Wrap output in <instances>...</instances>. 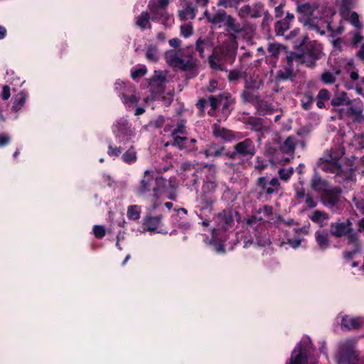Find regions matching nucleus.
Masks as SVG:
<instances>
[{"instance_id":"f257e3e1","label":"nucleus","mask_w":364,"mask_h":364,"mask_svg":"<svg viewBox=\"0 0 364 364\" xmlns=\"http://www.w3.org/2000/svg\"><path fill=\"white\" fill-rule=\"evenodd\" d=\"M298 19L308 30L314 31L320 35H324L326 31L334 33L331 27V18L336 11L331 7L318 9L316 2L299 4L296 6Z\"/></svg>"},{"instance_id":"393cba45","label":"nucleus","mask_w":364,"mask_h":364,"mask_svg":"<svg viewBox=\"0 0 364 364\" xmlns=\"http://www.w3.org/2000/svg\"><path fill=\"white\" fill-rule=\"evenodd\" d=\"M181 20L193 19L196 16L195 9L188 3H185L183 9L178 11Z\"/></svg>"},{"instance_id":"79ce46f5","label":"nucleus","mask_w":364,"mask_h":364,"mask_svg":"<svg viewBox=\"0 0 364 364\" xmlns=\"http://www.w3.org/2000/svg\"><path fill=\"white\" fill-rule=\"evenodd\" d=\"M311 186L313 189L319 191L324 187L325 182L319 177L317 173H315L312 178Z\"/></svg>"},{"instance_id":"58836bf2","label":"nucleus","mask_w":364,"mask_h":364,"mask_svg":"<svg viewBox=\"0 0 364 364\" xmlns=\"http://www.w3.org/2000/svg\"><path fill=\"white\" fill-rule=\"evenodd\" d=\"M246 77V73L240 70H231L228 74V80L231 82H235L237 80Z\"/></svg>"},{"instance_id":"13d9d810","label":"nucleus","mask_w":364,"mask_h":364,"mask_svg":"<svg viewBox=\"0 0 364 364\" xmlns=\"http://www.w3.org/2000/svg\"><path fill=\"white\" fill-rule=\"evenodd\" d=\"M185 130V124L183 122H181L177 124V127L172 131V136L177 135L178 134H184Z\"/></svg>"},{"instance_id":"c9c22d12","label":"nucleus","mask_w":364,"mask_h":364,"mask_svg":"<svg viewBox=\"0 0 364 364\" xmlns=\"http://www.w3.org/2000/svg\"><path fill=\"white\" fill-rule=\"evenodd\" d=\"M257 185L267 194L270 195L275 192V189L269 186V181H267L266 177H259L257 180Z\"/></svg>"},{"instance_id":"603ef678","label":"nucleus","mask_w":364,"mask_h":364,"mask_svg":"<svg viewBox=\"0 0 364 364\" xmlns=\"http://www.w3.org/2000/svg\"><path fill=\"white\" fill-rule=\"evenodd\" d=\"M105 228L102 225H95L93 227V233L95 237L102 238L105 235Z\"/></svg>"},{"instance_id":"473e14b6","label":"nucleus","mask_w":364,"mask_h":364,"mask_svg":"<svg viewBox=\"0 0 364 364\" xmlns=\"http://www.w3.org/2000/svg\"><path fill=\"white\" fill-rule=\"evenodd\" d=\"M149 9L152 15L153 19H159L163 16V12L156 1H150L148 5Z\"/></svg>"},{"instance_id":"1a4fd4ad","label":"nucleus","mask_w":364,"mask_h":364,"mask_svg":"<svg viewBox=\"0 0 364 364\" xmlns=\"http://www.w3.org/2000/svg\"><path fill=\"white\" fill-rule=\"evenodd\" d=\"M256 153L254 141L251 139H245L234 146V151L230 158L235 159L237 156L251 159Z\"/></svg>"},{"instance_id":"a19ab883","label":"nucleus","mask_w":364,"mask_h":364,"mask_svg":"<svg viewBox=\"0 0 364 364\" xmlns=\"http://www.w3.org/2000/svg\"><path fill=\"white\" fill-rule=\"evenodd\" d=\"M146 56L149 61H157L159 58L158 48L154 46H149L146 50Z\"/></svg>"},{"instance_id":"4468645a","label":"nucleus","mask_w":364,"mask_h":364,"mask_svg":"<svg viewBox=\"0 0 364 364\" xmlns=\"http://www.w3.org/2000/svg\"><path fill=\"white\" fill-rule=\"evenodd\" d=\"M162 215L146 216L144 219V230L150 232H157L158 233L166 234L167 232L157 231V229L161 225Z\"/></svg>"},{"instance_id":"6e6552de","label":"nucleus","mask_w":364,"mask_h":364,"mask_svg":"<svg viewBox=\"0 0 364 364\" xmlns=\"http://www.w3.org/2000/svg\"><path fill=\"white\" fill-rule=\"evenodd\" d=\"M336 111L341 119L350 118L355 122L360 124L364 122L362 107L353 105L352 102L346 107L337 108Z\"/></svg>"},{"instance_id":"c85d7f7f","label":"nucleus","mask_w":364,"mask_h":364,"mask_svg":"<svg viewBox=\"0 0 364 364\" xmlns=\"http://www.w3.org/2000/svg\"><path fill=\"white\" fill-rule=\"evenodd\" d=\"M150 15L148 12H142L136 20V24L141 29L144 30L146 28H150Z\"/></svg>"},{"instance_id":"2f4dec72","label":"nucleus","mask_w":364,"mask_h":364,"mask_svg":"<svg viewBox=\"0 0 364 364\" xmlns=\"http://www.w3.org/2000/svg\"><path fill=\"white\" fill-rule=\"evenodd\" d=\"M120 97L123 103L127 107H130L134 105H136L139 102L138 97L133 95L132 93L122 92L120 95Z\"/></svg>"},{"instance_id":"5fc2aeb1","label":"nucleus","mask_w":364,"mask_h":364,"mask_svg":"<svg viewBox=\"0 0 364 364\" xmlns=\"http://www.w3.org/2000/svg\"><path fill=\"white\" fill-rule=\"evenodd\" d=\"M146 68L145 66H142L138 69L132 71V77L134 80L137 77H142L146 73Z\"/></svg>"},{"instance_id":"ddd939ff","label":"nucleus","mask_w":364,"mask_h":364,"mask_svg":"<svg viewBox=\"0 0 364 364\" xmlns=\"http://www.w3.org/2000/svg\"><path fill=\"white\" fill-rule=\"evenodd\" d=\"M364 326L363 316H350L346 315L341 320V328L343 329H356Z\"/></svg>"},{"instance_id":"a211bd4d","label":"nucleus","mask_w":364,"mask_h":364,"mask_svg":"<svg viewBox=\"0 0 364 364\" xmlns=\"http://www.w3.org/2000/svg\"><path fill=\"white\" fill-rule=\"evenodd\" d=\"M304 52L318 59L321 58L322 54L320 45L314 41L307 43Z\"/></svg>"},{"instance_id":"9b49d317","label":"nucleus","mask_w":364,"mask_h":364,"mask_svg":"<svg viewBox=\"0 0 364 364\" xmlns=\"http://www.w3.org/2000/svg\"><path fill=\"white\" fill-rule=\"evenodd\" d=\"M263 11V6L260 3H257L253 6L244 5L239 9L238 16L242 18H258L262 16Z\"/></svg>"},{"instance_id":"3c124183","label":"nucleus","mask_w":364,"mask_h":364,"mask_svg":"<svg viewBox=\"0 0 364 364\" xmlns=\"http://www.w3.org/2000/svg\"><path fill=\"white\" fill-rule=\"evenodd\" d=\"M173 138V144L177 145L180 149L185 148L184 143L188 140L186 136H179L178 135L172 136Z\"/></svg>"},{"instance_id":"dca6fc26","label":"nucleus","mask_w":364,"mask_h":364,"mask_svg":"<svg viewBox=\"0 0 364 364\" xmlns=\"http://www.w3.org/2000/svg\"><path fill=\"white\" fill-rule=\"evenodd\" d=\"M213 134L216 137H220L225 141H231L234 139V134L230 130L222 127L219 124H213Z\"/></svg>"},{"instance_id":"0e129e2a","label":"nucleus","mask_w":364,"mask_h":364,"mask_svg":"<svg viewBox=\"0 0 364 364\" xmlns=\"http://www.w3.org/2000/svg\"><path fill=\"white\" fill-rule=\"evenodd\" d=\"M10 141V138L5 134H0V146H4L7 144Z\"/></svg>"},{"instance_id":"680f3d73","label":"nucleus","mask_w":364,"mask_h":364,"mask_svg":"<svg viewBox=\"0 0 364 364\" xmlns=\"http://www.w3.org/2000/svg\"><path fill=\"white\" fill-rule=\"evenodd\" d=\"M11 96L10 94V87L8 85H4L2 89L1 97L3 100H6Z\"/></svg>"},{"instance_id":"ea45409f","label":"nucleus","mask_w":364,"mask_h":364,"mask_svg":"<svg viewBox=\"0 0 364 364\" xmlns=\"http://www.w3.org/2000/svg\"><path fill=\"white\" fill-rule=\"evenodd\" d=\"M115 89L122 90V92L127 93H133L134 92V87L129 85L127 84L125 82L118 80L115 83Z\"/></svg>"},{"instance_id":"bb28decb","label":"nucleus","mask_w":364,"mask_h":364,"mask_svg":"<svg viewBox=\"0 0 364 364\" xmlns=\"http://www.w3.org/2000/svg\"><path fill=\"white\" fill-rule=\"evenodd\" d=\"M224 151V146L217 145L215 144H210L205 151V155L206 157L209 156H220Z\"/></svg>"},{"instance_id":"f3484780","label":"nucleus","mask_w":364,"mask_h":364,"mask_svg":"<svg viewBox=\"0 0 364 364\" xmlns=\"http://www.w3.org/2000/svg\"><path fill=\"white\" fill-rule=\"evenodd\" d=\"M309 218L313 222L317 223L320 227H323L327 224L329 215L324 211L315 210Z\"/></svg>"},{"instance_id":"5701e85b","label":"nucleus","mask_w":364,"mask_h":364,"mask_svg":"<svg viewBox=\"0 0 364 364\" xmlns=\"http://www.w3.org/2000/svg\"><path fill=\"white\" fill-rule=\"evenodd\" d=\"M292 66L293 65L290 66L287 63V66L283 68L277 72V78L279 80H292L295 76L293 72Z\"/></svg>"},{"instance_id":"4be33fe9","label":"nucleus","mask_w":364,"mask_h":364,"mask_svg":"<svg viewBox=\"0 0 364 364\" xmlns=\"http://www.w3.org/2000/svg\"><path fill=\"white\" fill-rule=\"evenodd\" d=\"M351 100L347 97V95L342 92L335 96L331 101V104L334 107H338L341 106H348L350 105Z\"/></svg>"},{"instance_id":"7c9ffc66","label":"nucleus","mask_w":364,"mask_h":364,"mask_svg":"<svg viewBox=\"0 0 364 364\" xmlns=\"http://www.w3.org/2000/svg\"><path fill=\"white\" fill-rule=\"evenodd\" d=\"M296 139L294 136H289L281 146V150L285 154H293L296 146Z\"/></svg>"},{"instance_id":"423d86ee","label":"nucleus","mask_w":364,"mask_h":364,"mask_svg":"<svg viewBox=\"0 0 364 364\" xmlns=\"http://www.w3.org/2000/svg\"><path fill=\"white\" fill-rule=\"evenodd\" d=\"M355 341L348 339L341 343L338 351L336 355L337 364H349L357 359V354L354 350Z\"/></svg>"},{"instance_id":"e433bc0d","label":"nucleus","mask_w":364,"mask_h":364,"mask_svg":"<svg viewBox=\"0 0 364 364\" xmlns=\"http://www.w3.org/2000/svg\"><path fill=\"white\" fill-rule=\"evenodd\" d=\"M26 95L22 93L18 94L14 99L12 110L17 112L25 105Z\"/></svg>"},{"instance_id":"f704fd0d","label":"nucleus","mask_w":364,"mask_h":364,"mask_svg":"<svg viewBox=\"0 0 364 364\" xmlns=\"http://www.w3.org/2000/svg\"><path fill=\"white\" fill-rule=\"evenodd\" d=\"M141 215V208L139 205H133L128 207L127 217L131 220H138Z\"/></svg>"},{"instance_id":"6e6d98bb","label":"nucleus","mask_w":364,"mask_h":364,"mask_svg":"<svg viewBox=\"0 0 364 364\" xmlns=\"http://www.w3.org/2000/svg\"><path fill=\"white\" fill-rule=\"evenodd\" d=\"M331 95L328 90L326 89H321L319 90L316 100H321L323 101H328L330 100Z\"/></svg>"},{"instance_id":"9d476101","label":"nucleus","mask_w":364,"mask_h":364,"mask_svg":"<svg viewBox=\"0 0 364 364\" xmlns=\"http://www.w3.org/2000/svg\"><path fill=\"white\" fill-rule=\"evenodd\" d=\"M318 60V58L311 57V55L305 52H303L301 54L293 53L287 58V63L290 66L294 65V63H296L297 65L304 64L309 68H314Z\"/></svg>"},{"instance_id":"49530a36","label":"nucleus","mask_w":364,"mask_h":364,"mask_svg":"<svg viewBox=\"0 0 364 364\" xmlns=\"http://www.w3.org/2000/svg\"><path fill=\"white\" fill-rule=\"evenodd\" d=\"M281 46L278 43H272L268 46V52L274 58H277L280 52Z\"/></svg>"},{"instance_id":"b1692460","label":"nucleus","mask_w":364,"mask_h":364,"mask_svg":"<svg viewBox=\"0 0 364 364\" xmlns=\"http://www.w3.org/2000/svg\"><path fill=\"white\" fill-rule=\"evenodd\" d=\"M316 242L321 248L326 249L329 245V235L326 231H317L315 233Z\"/></svg>"},{"instance_id":"052dcab7","label":"nucleus","mask_w":364,"mask_h":364,"mask_svg":"<svg viewBox=\"0 0 364 364\" xmlns=\"http://www.w3.org/2000/svg\"><path fill=\"white\" fill-rule=\"evenodd\" d=\"M269 186H270L271 188H273L275 189V192L278 191L280 186V183L277 178H273L269 181Z\"/></svg>"},{"instance_id":"6ab92c4d","label":"nucleus","mask_w":364,"mask_h":364,"mask_svg":"<svg viewBox=\"0 0 364 364\" xmlns=\"http://www.w3.org/2000/svg\"><path fill=\"white\" fill-rule=\"evenodd\" d=\"M341 73V70L337 69L334 71L325 70L321 75V80L323 84L329 85L336 82L338 75Z\"/></svg>"},{"instance_id":"37998d69","label":"nucleus","mask_w":364,"mask_h":364,"mask_svg":"<svg viewBox=\"0 0 364 364\" xmlns=\"http://www.w3.org/2000/svg\"><path fill=\"white\" fill-rule=\"evenodd\" d=\"M324 200L328 204L335 205L338 201V196L332 191H327L324 195Z\"/></svg>"},{"instance_id":"a18cd8bd","label":"nucleus","mask_w":364,"mask_h":364,"mask_svg":"<svg viewBox=\"0 0 364 364\" xmlns=\"http://www.w3.org/2000/svg\"><path fill=\"white\" fill-rule=\"evenodd\" d=\"M293 172V168H289L288 169L280 168L278 171L280 178L284 181H287L291 177Z\"/></svg>"},{"instance_id":"864d4df0","label":"nucleus","mask_w":364,"mask_h":364,"mask_svg":"<svg viewBox=\"0 0 364 364\" xmlns=\"http://www.w3.org/2000/svg\"><path fill=\"white\" fill-rule=\"evenodd\" d=\"M349 21L352 25L358 28H360L362 27L361 23L359 21V17L357 13L352 12L349 17Z\"/></svg>"},{"instance_id":"72a5a7b5","label":"nucleus","mask_w":364,"mask_h":364,"mask_svg":"<svg viewBox=\"0 0 364 364\" xmlns=\"http://www.w3.org/2000/svg\"><path fill=\"white\" fill-rule=\"evenodd\" d=\"M289 20L282 19L275 24V32L277 35L284 36V33L289 28Z\"/></svg>"},{"instance_id":"0eeeda50","label":"nucleus","mask_w":364,"mask_h":364,"mask_svg":"<svg viewBox=\"0 0 364 364\" xmlns=\"http://www.w3.org/2000/svg\"><path fill=\"white\" fill-rule=\"evenodd\" d=\"M217 228L213 230V237L216 240L220 235V232H225L234 225V218L230 211L223 210L218 213L214 218Z\"/></svg>"},{"instance_id":"4c0bfd02","label":"nucleus","mask_w":364,"mask_h":364,"mask_svg":"<svg viewBox=\"0 0 364 364\" xmlns=\"http://www.w3.org/2000/svg\"><path fill=\"white\" fill-rule=\"evenodd\" d=\"M314 102V98L311 92L304 93L301 99V106L305 110H309L311 109Z\"/></svg>"},{"instance_id":"f8f14e48","label":"nucleus","mask_w":364,"mask_h":364,"mask_svg":"<svg viewBox=\"0 0 364 364\" xmlns=\"http://www.w3.org/2000/svg\"><path fill=\"white\" fill-rule=\"evenodd\" d=\"M245 90L243 92V97L247 101H251L252 98L249 97L251 91L259 90L262 86V82L257 76H247L245 77Z\"/></svg>"},{"instance_id":"39448f33","label":"nucleus","mask_w":364,"mask_h":364,"mask_svg":"<svg viewBox=\"0 0 364 364\" xmlns=\"http://www.w3.org/2000/svg\"><path fill=\"white\" fill-rule=\"evenodd\" d=\"M312 350L311 342L309 338L304 339L294 348L291 358L287 364H306Z\"/></svg>"},{"instance_id":"4d7b16f0","label":"nucleus","mask_w":364,"mask_h":364,"mask_svg":"<svg viewBox=\"0 0 364 364\" xmlns=\"http://www.w3.org/2000/svg\"><path fill=\"white\" fill-rule=\"evenodd\" d=\"M127 124H128L126 120H122V122H117V124L114 125V132L123 133L125 131Z\"/></svg>"},{"instance_id":"bf43d9fd","label":"nucleus","mask_w":364,"mask_h":364,"mask_svg":"<svg viewBox=\"0 0 364 364\" xmlns=\"http://www.w3.org/2000/svg\"><path fill=\"white\" fill-rule=\"evenodd\" d=\"M258 212L264 213L266 216H270L273 213L272 208L269 205L263 206V208L259 209Z\"/></svg>"},{"instance_id":"f03ea898","label":"nucleus","mask_w":364,"mask_h":364,"mask_svg":"<svg viewBox=\"0 0 364 364\" xmlns=\"http://www.w3.org/2000/svg\"><path fill=\"white\" fill-rule=\"evenodd\" d=\"M134 191L139 196H149L154 200L168 198L174 200L176 198L174 184L162 177L154 178L152 172L149 170L144 172L143 177L136 186Z\"/></svg>"},{"instance_id":"cd10ccee","label":"nucleus","mask_w":364,"mask_h":364,"mask_svg":"<svg viewBox=\"0 0 364 364\" xmlns=\"http://www.w3.org/2000/svg\"><path fill=\"white\" fill-rule=\"evenodd\" d=\"M166 81L165 77L161 73H155L150 82V87L152 89L154 87H157L156 92H161L162 86Z\"/></svg>"},{"instance_id":"c03bdc74","label":"nucleus","mask_w":364,"mask_h":364,"mask_svg":"<svg viewBox=\"0 0 364 364\" xmlns=\"http://www.w3.org/2000/svg\"><path fill=\"white\" fill-rule=\"evenodd\" d=\"M240 1L241 0H219L218 5L225 8L236 7L240 4Z\"/></svg>"},{"instance_id":"7ed1b4c3","label":"nucleus","mask_w":364,"mask_h":364,"mask_svg":"<svg viewBox=\"0 0 364 364\" xmlns=\"http://www.w3.org/2000/svg\"><path fill=\"white\" fill-rule=\"evenodd\" d=\"M166 63L173 68L181 70L192 69L196 65V60L191 54L184 49H170L165 53Z\"/></svg>"},{"instance_id":"de8ad7c7","label":"nucleus","mask_w":364,"mask_h":364,"mask_svg":"<svg viewBox=\"0 0 364 364\" xmlns=\"http://www.w3.org/2000/svg\"><path fill=\"white\" fill-rule=\"evenodd\" d=\"M122 158L124 161L127 163H132L136 159V153L133 150L129 149L123 154Z\"/></svg>"},{"instance_id":"2eb2a0df","label":"nucleus","mask_w":364,"mask_h":364,"mask_svg":"<svg viewBox=\"0 0 364 364\" xmlns=\"http://www.w3.org/2000/svg\"><path fill=\"white\" fill-rule=\"evenodd\" d=\"M204 14L208 22L214 25L220 24L221 23H225L228 16L226 12L223 10H218L213 14H210L208 11H205Z\"/></svg>"},{"instance_id":"412c9836","label":"nucleus","mask_w":364,"mask_h":364,"mask_svg":"<svg viewBox=\"0 0 364 364\" xmlns=\"http://www.w3.org/2000/svg\"><path fill=\"white\" fill-rule=\"evenodd\" d=\"M225 25L228 27V31H232L235 33H241L245 28L235 18L230 15H228Z\"/></svg>"},{"instance_id":"e2e57ef3","label":"nucleus","mask_w":364,"mask_h":364,"mask_svg":"<svg viewBox=\"0 0 364 364\" xmlns=\"http://www.w3.org/2000/svg\"><path fill=\"white\" fill-rule=\"evenodd\" d=\"M305 203L308 208H314L317 205L316 202L310 196H307Z\"/></svg>"},{"instance_id":"20e7f679","label":"nucleus","mask_w":364,"mask_h":364,"mask_svg":"<svg viewBox=\"0 0 364 364\" xmlns=\"http://www.w3.org/2000/svg\"><path fill=\"white\" fill-rule=\"evenodd\" d=\"M352 225L349 219L345 223H332L330 225V233L336 237L346 236L350 242L359 247L358 232L354 231Z\"/></svg>"},{"instance_id":"09e8293b","label":"nucleus","mask_w":364,"mask_h":364,"mask_svg":"<svg viewBox=\"0 0 364 364\" xmlns=\"http://www.w3.org/2000/svg\"><path fill=\"white\" fill-rule=\"evenodd\" d=\"M181 34L185 38H188L193 34V27L190 24L181 26Z\"/></svg>"},{"instance_id":"69168bd1","label":"nucleus","mask_w":364,"mask_h":364,"mask_svg":"<svg viewBox=\"0 0 364 364\" xmlns=\"http://www.w3.org/2000/svg\"><path fill=\"white\" fill-rule=\"evenodd\" d=\"M181 43V40L177 38H172L168 41L169 46L175 48H179Z\"/></svg>"},{"instance_id":"c756f323","label":"nucleus","mask_w":364,"mask_h":364,"mask_svg":"<svg viewBox=\"0 0 364 364\" xmlns=\"http://www.w3.org/2000/svg\"><path fill=\"white\" fill-rule=\"evenodd\" d=\"M209 64L213 69L222 70V59L220 55L216 50H213L211 55L209 57Z\"/></svg>"},{"instance_id":"aec40b11","label":"nucleus","mask_w":364,"mask_h":364,"mask_svg":"<svg viewBox=\"0 0 364 364\" xmlns=\"http://www.w3.org/2000/svg\"><path fill=\"white\" fill-rule=\"evenodd\" d=\"M210 42L208 38H198L196 43V50L201 58L205 57V50H211Z\"/></svg>"},{"instance_id":"774afa93","label":"nucleus","mask_w":364,"mask_h":364,"mask_svg":"<svg viewBox=\"0 0 364 364\" xmlns=\"http://www.w3.org/2000/svg\"><path fill=\"white\" fill-rule=\"evenodd\" d=\"M197 107L200 109L201 111H203L204 108L208 106V104H207V100H203V99H200L198 100V103H197Z\"/></svg>"},{"instance_id":"338daca9","label":"nucleus","mask_w":364,"mask_h":364,"mask_svg":"<svg viewBox=\"0 0 364 364\" xmlns=\"http://www.w3.org/2000/svg\"><path fill=\"white\" fill-rule=\"evenodd\" d=\"M355 90L358 94L363 95H364V76L361 79L360 85H358L355 87Z\"/></svg>"},{"instance_id":"8fccbe9b","label":"nucleus","mask_w":364,"mask_h":364,"mask_svg":"<svg viewBox=\"0 0 364 364\" xmlns=\"http://www.w3.org/2000/svg\"><path fill=\"white\" fill-rule=\"evenodd\" d=\"M222 99L218 100V98L211 96L207 100V104L211 107V111L214 112L218 107L219 102H221Z\"/></svg>"},{"instance_id":"a878e982","label":"nucleus","mask_w":364,"mask_h":364,"mask_svg":"<svg viewBox=\"0 0 364 364\" xmlns=\"http://www.w3.org/2000/svg\"><path fill=\"white\" fill-rule=\"evenodd\" d=\"M323 168L326 171H329L333 173H336L337 177H341L342 179H346V178L343 176V171L341 166L338 164L337 161L334 160L331 162L324 164Z\"/></svg>"}]
</instances>
